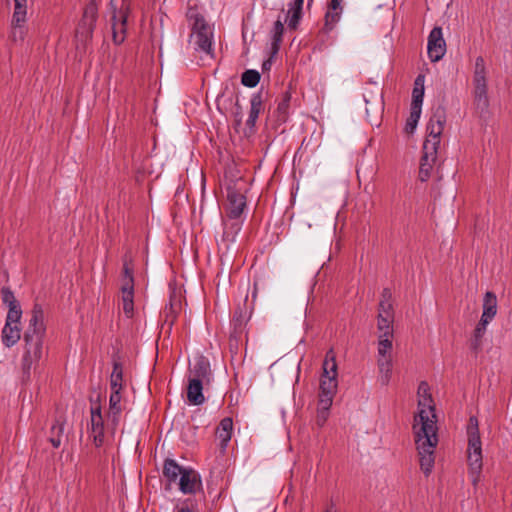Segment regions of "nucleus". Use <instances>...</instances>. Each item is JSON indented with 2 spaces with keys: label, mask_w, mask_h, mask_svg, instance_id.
<instances>
[{
  "label": "nucleus",
  "mask_w": 512,
  "mask_h": 512,
  "mask_svg": "<svg viewBox=\"0 0 512 512\" xmlns=\"http://www.w3.org/2000/svg\"><path fill=\"white\" fill-rule=\"evenodd\" d=\"M391 299H392L391 290L388 288H385V289H383V291L381 293V299H380L379 305H387L388 304L390 308H393Z\"/></svg>",
  "instance_id": "obj_42"
},
{
  "label": "nucleus",
  "mask_w": 512,
  "mask_h": 512,
  "mask_svg": "<svg viewBox=\"0 0 512 512\" xmlns=\"http://www.w3.org/2000/svg\"><path fill=\"white\" fill-rule=\"evenodd\" d=\"M130 14L129 3L122 0L119 9L114 8L112 12V36L115 44L119 45L124 42L127 31V20Z\"/></svg>",
  "instance_id": "obj_10"
},
{
  "label": "nucleus",
  "mask_w": 512,
  "mask_h": 512,
  "mask_svg": "<svg viewBox=\"0 0 512 512\" xmlns=\"http://www.w3.org/2000/svg\"><path fill=\"white\" fill-rule=\"evenodd\" d=\"M413 431L420 468L428 476L434 467V453L438 444L436 415L430 395L423 396L418 402V413L414 418Z\"/></svg>",
  "instance_id": "obj_1"
},
{
  "label": "nucleus",
  "mask_w": 512,
  "mask_h": 512,
  "mask_svg": "<svg viewBox=\"0 0 512 512\" xmlns=\"http://www.w3.org/2000/svg\"><path fill=\"white\" fill-rule=\"evenodd\" d=\"M341 13L342 10L332 9L331 5L328 6V10L326 11L324 17V26L322 28L324 33L328 34L334 29L335 25L341 18Z\"/></svg>",
  "instance_id": "obj_32"
},
{
  "label": "nucleus",
  "mask_w": 512,
  "mask_h": 512,
  "mask_svg": "<svg viewBox=\"0 0 512 512\" xmlns=\"http://www.w3.org/2000/svg\"><path fill=\"white\" fill-rule=\"evenodd\" d=\"M497 314V297L493 292H486L483 298V312L481 320L490 323Z\"/></svg>",
  "instance_id": "obj_21"
},
{
  "label": "nucleus",
  "mask_w": 512,
  "mask_h": 512,
  "mask_svg": "<svg viewBox=\"0 0 512 512\" xmlns=\"http://www.w3.org/2000/svg\"><path fill=\"white\" fill-rule=\"evenodd\" d=\"M323 374L320 381V394L335 396L338 388L337 363L333 349L327 351L323 361Z\"/></svg>",
  "instance_id": "obj_8"
},
{
  "label": "nucleus",
  "mask_w": 512,
  "mask_h": 512,
  "mask_svg": "<svg viewBox=\"0 0 512 512\" xmlns=\"http://www.w3.org/2000/svg\"><path fill=\"white\" fill-rule=\"evenodd\" d=\"M446 122V115L444 109L438 107L429 119L427 124L428 136L424 141L423 146L432 145L438 148L440 144V137L442 135L444 125Z\"/></svg>",
  "instance_id": "obj_12"
},
{
  "label": "nucleus",
  "mask_w": 512,
  "mask_h": 512,
  "mask_svg": "<svg viewBox=\"0 0 512 512\" xmlns=\"http://www.w3.org/2000/svg\"><path fill=\"white\" fill-rule=\"evenodd\" d=\"M325 512H333L331 509H327Z\"/></svg>",
  "instance_id": "obj_50"
},
{
  "label": "nucleus",
  "mask_w": 512,
  "mask_h": 512,
  "mask_svg": "<svg viewBox=\"0 0 512 512\" xmlns=\"http://www.w3.org/2000/svg\"><path fill=\"white\" fill-rule=\"evenodd\" d=\"M224 230L222 241L228 245L234 243L239 232L242 229V221L240 219H229L223 222Z\"/></svg>",
  "instance_id": "obj_23"
},
{
  "label": "nucleus",
  "mask_w": 512,
  "mask_h": 512,
  "mask_svg": "<svg viewBox=\"0 0 512 512\" xmlns=\"http://www.w3.org/2000/svg\"><path fill=\"white\" fill-rule=\"evenodd\" d=\"M176 512H193L189 507L182 506L176 510Z\"/></svg>",
  "instance_id": "obj_48"
},
{
  "label": "nucleus",
  "mask_w": 512,
  "mask_h": 512,
  "mask_svg": "<svg viewBox=\"0 0 512 512\" xmlns=\"http://www.w3.org/2000/svg\"><path fill=\"white\" fill-rule=\"evenodd\" d=\"M46 335L44 324V311L40 304H34L28 326L24 332V353L22 357V370L29 375L32 367L43 356V344Z\"/></svg>",
  "instance_id": "obj_2"
},
{
  "label": "nucleus",
  "mask_w": 512,
  "mask_h": 512,
  "mask_svg": "<svg viewBox=\"0 0 512 512\" xmlns=\"http://www.w3.org/2000/svg\"><path fill=\"white\" fill-rule=\"evenodd\" d=\"M275 55H273L271 53V56L269 59L265 60L263 63H262V70L263 72L265 71H269L271 69V66H272V59Z\"/></svg>",
  "instance_id": "obj_45"
},
{
  "label": "nucleus",
  "mask_w": 512,
  "mask_h": 512,
  "mask_svg": "<svg viewBox=\"0 0 512 512\" xmlns=\"http://www.w3.org/2000/svg\"><path fill=\"white\" fill-rule=\"evenodd\" d=\"M2 343L10 348L14 346L21 338V328L17 324L5 323L2 329Z\"/></svg>",
  "instance_id": "obj_25"
},
{
  "label": "nucleus",
  "mask_w": 512,
  "mask_h": 512,
  "mask_svg": "<svg viewBox=\"0 0 512 512\" xmlns=\"http://www.w3.org/2000/svg\"><path fill=\"white\" fill-rule=\"evenodd\" d=\"M233 431V420L230 417L223 418L217 429H216V436L220 441V446L222 449H226L229 441L231 440Z\"/></svg>",
  "instance_id": "obj_24"
},
{
  "label": "nucleus",
  "mask_w": 512,
  "mask_h": 512,
  "mask_svg": "<svg viewBox=\"0 0 512 512\" xmlns=\"http://www.w3.org/2000/svg\"><path fill=\"white\" fill-rule=\"evenodd\" d=\"M121 393L111 392L109 398V410H108V421L113 429L117 427L120 421V415L122 408L120 405Z\"/></svg>",
  "instance_id": "obj_20"
},
{
  "label": "nucleus",
  "mask_w": 512,
  "mask_h": 512,
  "mask_svg": "<svg viewBox=\"0 0 512 512\" xmlns=\"http://www.w3.org/2000/svg\"><path fill=\"white\" fill-rule=\"evenodd\" d=\"M427 52L432 62L439 61L445 55L446 42L443 38L441 27L436 26L431 30L428 36Z\"/></svg>",
  "instance_id": "obj_13"
},
{
  "label": "nucleus",
  "mask_w": 512,
  "mask_h": 512,
  "mask_svg": "<svg viewBox=\"0 0 512 512\" xmlns=\"http://www.w3.org/2000/svg\"><path fill=\"white\" fill-rule=\"evenodd\" d=\"M262 104H263L262 94L260 92L253 94L251 97V100H250L249 116L246 121V125L249 128H253L255 126L256 121H257L259 114L261 112V109H262Z\"/></svg>",
  "instance_id": "obj_26"
},
{
  "label": "nucleus",
  "mask_w": 512,
  "mask_h": 512,
  "mask_svg": "<svg viewBox=\"0 0 512 512\" xmlns=\"http://www.w3.org/2000/svg\"><path fill=\"white\" fill-rule=\"evenodd\" d=\"M14 3V13L12 18L13 34L16 35L17 30H19L20 35H22L23 24L26 21V3Z\"/></svg>",
  "instance_id": "obj_27"
},
{
  "label": "nucleus",
  "mask_w": 512,
  "mask_h": 512,
  "mask_svg": "<svg viewBox=\"0 0 512 512\" xmlns=\"http://www.w3.org/2000/svg\"><path fill=\"white\" fill-rule=\"evenodd\" d=\"M427 389H428V385H427V383H425V382H421V383H420V385H419L418 393L420 394V393H421V391H423L424 393H426Z\"/></svg>",
  "instance_id": "obj_47"
},
{
  "label": "nucleus",
  "mask_w": 512,
  "mask_h": 512,
  "mask_svg": "<svg viewBox=\"0 0 512 512\" xmlns=\"http://www.w3.org/2000/svg\"><path fill=\"white\" fill-rule=\"evenodd\" d=\"M329 412L328 411H322L317 409V416H316V422L318 426H323L328 418Z\"/></svg>",
  "instance_id": "obj_44"
},
{
  "label": "nucleus",
  "mask_w": 512,
  "mask_h": 512,
  "mask_svg": "<svg viewBox=\"0 0 512 512\" xmlns=\"http://www.w3.org/2000/svg\"><path fill=\"white\" fill-rule=\"evenodd\" d=\"M377 366L379 370V382L381 385L387 386L392 376V358H377Z\"/></svg>",
  "instance_id": "obj_28"
},
{
  "label": "nucleus",
  "mask_w": 512,
  "mask_h": 512,
  "mask_svg": "<svg viewBox=\"0 0 512 512\" xmlns=\"http://www.w3.org/2000/svg\"><path fill=\"white\" fill-rule=\"evenodd\" d=\"M233 325L235 332H241L244 326V320L241 311H235L233 315Z\"/></svg>",
  "instance_id": "obj_41"
},
{
  "label": "nucleus",
  "mask_w": 512,
  "mask_h": 512,
  "mask_svg": "<svg viewBox=\"0 0 512 512\" xmlns=\"http://www.w3.org/2000/svg\"><path fill=\"white\" fill-rule=\"evenodd\" d=\"M163 476L169 484H176L183 494H195L202 489L199 473L190 467L179 465L174 459H166L163 464Z\"/></svg>",
  "instance_id": "obj_4"
},
{
  "label": "nucleus",
  "mask_w": 512,
  "mask_h": 512,
  "mask_svg": "<svg viewBox=\"0 0 512 512\" xmlns=\"http://www.w3.org/2000/svg\"><path fill=\"white\" fill-rule=\"evenodd\" d=\"M394 338V329L391 330H385V331H378V341H385L392 342L393 343Z\"/></svg>",
  "instance_id": "obj_43"
},
{
  "label": "nucleus",
  "mask_w": 512,
  "mask_h": 512,
  "mask_svg": "<svg viewBox=\"0 0 512 512\" xmlns=\"http://www.w3.org/2000/svg\"><path fill=\"white\" fill-rule=\"evenodd\" d=\"M212 372L208 359L204 356L196 358L193 368L190 369V379H198L199 381L209 384L211 381Z\"/></svg>",
  "instance_id": "obj_16"
},
{
  "label": "nucleus",
  "mask_w": 512,
  "mask_h": 512,
  "mask_svg": "<svg viewBox=\"0 0 512 512\" xmlns=\"http://www.w3.org/2000/svg\"><path fill=\"white\" fill-rule=\"evenodd\" d=\"M123 383V367L119 361L113 362V370L110 376L111 392L121 393Z\"/></svg>",
  "instance_id": "obj_30"
},
{
  "label": "nucleus",
  "mask_w": 512,
  "mask_h": 512,
  "mask_svg": "<svg viewBox=\"0 0 512 512\" xmlns=\"http://www.w3.org/2000/svg\"><path fill=\"white\" fill-rule=\"evenodd\" d=\"M130 255L123 257V268L120 278L122 309L127 318L134 316V271Z\"/></svg>",
  "instance_id": "obj_7"
},
{
  "label": "nucleus",
  "mask_w": 512,
  "mask_h": 512,
  "mask_svg": "<svg viewBox=\"0 0 512 512\" xmlns=\"http://www.w3.org/2000/svg\"><path fill=\"white\" fill-rule=\"evenodd\" d=\"M227 201V217L229 219H240L246 207V197L236 189L228 188Z\"/></svg>",
  "instance_id": "obj_14"
},
{
  "label": "nucleus",
  "mask_w": 512,
  "mask_h": 512,
  "mask_svg": "<svg viewBox=\"0 0 512 512\" xmlns=\"http://www.w3.org/2000/svg\"><path fill=\"white\" fill-rule=\"evenodd\" d=\"M489 323H483V320L480 319V321L478 322L475 330H474V338H473V341H472V348L473 349H478L480 348L481 346V343H482V338L486 332V328H487V325Z\"/></svg>",
  "instance_id": "obj_35"
},
{
  "label": "nucleus",
  "mask_w": 512,
  "mask_h": 512,
  "mask_svg": "<svg viewBox=\"0 0 512 512\" xmlns=\"http://www.w3.org/2000/svg\"><path fill=\"white\" fill-rule=\"evenodd\" d=\"M393 343L378 341L377 358H392Z\"/></svg>",
  "instance_id": "obj_37"
},
{
  "label": "nucleus",
  "mask_w": 512,
  "mask_h": 512,
  "mask_svg": "<svg viewBox=\"0 0 512 512\" xmlns=\"http://www.w3.org/2000/svg\"><path fill=\"white\" fill-rule=\"evenodd\" d=\"M438 148L432 145L423 146V154L420 159L419 179L422 182L427 181L433 171L434 164L437 159Z\"/></svg>",
  "instance_id": "obj_15"
},
{
  "label": "nucleus",
  "mask_w": 512,
  "mask_h": 512,
  "mask_svg": "<svg viewBox=\"0 0 512 512\" xmlns=\"http://www.w3.org/2000/svg\"><path fill=\"white\" fill-rule=\"evenodd\" d=\"M97 17V5L94 2L88 3L84 8L82 18L76 30V37L80 41L87 42L92 38L96 26Z\"/></svg>",
  "instance_id": "obj_11"
},
{
  "label": "nucleus",
  "mask_w": 512,
  "mask_h": 512,
  "mask_svg": "<svg viewBox=\"0 0 512 512\" xmlns=\"http://www.w3.org/2000/svg\"><path fill=\"white\" fill-rule=\"evenodd\" d=\"M205 382L199 381L198 379L188 378L187 385V400L191 405H202L205 402V396L203 394V385Z\"/></svg>",
  "instance_id": "obj_17"
},
{
  "label": "nucleus",
  "mask_w": 512,
  "mask_h": 512,
  "mask_svg": "<svg viewBox=\"0 0 512 512\" xmlns=\"http://www.w3.org/2000/svg\"><path fill=\"white\" fill-rule=\"evenodd\" d=\"M284 33V24L278 19L271 29V51L273 55H276L279 52L280 45L282 42V37Z\"/></svg>",
  "instance_id": "obj_29"
},
{
  "label": "nucleus",
  "mask_w": 512,
  "mask_h": 512,
  "mask_svg": "<svg viewBox=\"0 0 512 512\" xmlns=\"http://www.w3.org/2000/svg\"><path fill=\"white\" fill-rule=\"evenodd\" d=\"M394 322V308L389 305H378L377 331L391 330Z\"/></svg>",
  "instance_id": "obj_19"
},
{
  "label": "nucleus",
  "mask_w": 512,
  "mask_h": 512,
  "mask_svg": "<svg viewBox=\"0 0 512 512\" xmlns=\"http://www.w3.org/2000/svg\"><path fill=\"white\" fill-rule=\"evenodd\" d=\"M303 4L304 0H294L288 4V12L285 18V22H287L289 29H297L302 19Z\"/></svg>",
  "instance_id": "obj_18"
},
{
  "label": "nucleus",
  "mask_w": 512,
  "mask_h": 512,
  "mask_svg": "<svg viewBox=\"0 0 512 512\" xmlns=\"http://www.w3.org/2000/svg\"><path fill=\"white\" fill-rule=\"evenodd\" d=\"M334 396L319 393L318 410L328 411L332 406Z\"/></svg>",
  "instance_id": "obj_40"
},
{
  "label": "nucleus",
  "mask_w": 512,
  "mask_h": 512,
  "mask_svg": "<svg viewBox=\"0 0 512 512\" xmlns=\"http://www.w3.org/2000/svg\"><path fill=\"white\" fill-rule=\"evenodd\" d=\"M291 95L289 92H285L282 100L279 102L277 107L279 120L285 121L288 115V108L290 103Z\"/></svg>",
  "instance_id": "obj_36"
},
{
  "label": "nucleus",
  "mask_w": 512,
  "mask_h": 512,
  "mask_svg": "<svg viewBox=\"0 0 512 512\" xmlns=\"http://www.w3.org/2000/svg\"><path fill=\"white\" fill-rule=\"evenodd\" d=\"M421 110L422 109H420V108H411L410 107V115L406 121L405 128H404V130L407 134H412L415 131L418 121L420 119Z\"/></svg>",
  "instance_id": "obj_34"
},
{
  "label": "nucleus",
  "mask_w": 512,
  "mask_h": 512,
  "mask_svg": "<svg viewBox=\"0 0 512 512\" xmlns=\"http://www.w3.org/2000/svg\"><path fill=\"white\" fill-rule=\"evenodd\" d=\"M423 98H424V77L422 75H419L415 80L414 88L412 91L411 108L422 109Z\"/></svg>",
  "instance_id": "obj_31"
},
{
  "label": "nucleus",
  "mask_w": 512,
  "mask_h": 512,
  "mask_svg": "<svg viewBox=\"0 0 512 512\" xmlns=\"http://www.w3.org/2000/svg\"><path fill=\"white\" fill-rule=\"evenodd\" d=\"M104 420L100 405V396L95 401L91 400L90 407V423L88 425L89 437L92 439L96 447H101L104 444Z\"/></svg>",
  "instance_id": "obj_9"
},
{
  "label": "nucleus",
  "mask_w": 512,
  "mask_h": 512,
  "mask_svg": "<svg viewBox=\"0 0 512 512\" xmlns=\"http://www.w3.org/2000/svg\"><path fill=\"white\" fill-rule=\"evenodd\" d=\"M21 317H22V310H21L20 305H17L16 307L11 306L8 308L6 323L19 325Z\"/></svg>",
  "instance_id": "obj_39"
},
{
  "label": "nucleus",
  "mask_w": 512,
  "mask_h": 512,
  "mask_svg": "<svg viewBox=\"0 0 512 512\" xmlns=\"http://www.w3.org/2000/svg\"><path fill=\"white\" fill-rule=\"evenodd\" d=\"M1 298L2 302L7 305L8 308L11 306L16 307L17 305H20L18 300L15 298L13 291L8 287H3L1 289Z\"/></svg>",
  "instance_id": "obj_38"
},
{
  "label": "nucleus",
  "mask_w": 512,
  "mask_h": 512,
  "mask_svg": "<svg viewBox=\"0 0 512 512\" xmlns=\"http://www.w3.org/2000/svg\"><path fill=\"white\" fill-rule=\"evenodd\" d=\"M66 418L64 415H59L55 418L54 423L50 428L49 442L54 448H59L62 443V438L65 431Z\"/></svg>",
  "instance_id": "obj_22"
},
{
  "label": "nucleus",
  "mask_w": 512,
  "mask_h": 512,
  "mask_svg": "<svg viewBox=\"0 0 512 512\" xmlns=\"http://www.w3.org/2000/svg\"><path fill=\"white\" fill-rule=\"evenodd\" d=\"M341 2H342V0H331L329 5H331L332 9L342 10Z\"/></svg>",
  "instance_id": "obj_46"
},
{
  "label": "nucleus",
  "mask_w": 512,
  "mask_h": 512,
  "mask_svg": "<svg viewBox=\"0 0 512 512\" xmlns=\"http://www.w3.org/2000/svg\"><path fill=\"white\" fill-rule=\"evenodd\" d=\"M14 2L26 3L27 0H14Z\"/></svg>",
  "instance_id": "obj_49"
},
{
  "label": "nucleus",
  "mask_w": 512,
  "mask_h": 512,
  "mask_svg": "<svg viewBox=\"0 0 512 512\" xmlns=\"http://www.w3.org/2000/svg\"><path fill=\"white\" fill-rule=\"evenodd\" d=\"M467 461L469 474L473 485H476L480 478L483 466L482 443L479 432V422L476 416H471L467 424Z\"/></svg>",
  "instance_id": "obj_5"
},
{
  "label": "nucleus",
  "mask_w": 512,
  "mask_h": 512,
  "mask_svg": "<svg viewBox=\"0 0 512 512\" xmlns=\"http://www.w3.org/2000/svg\"><path fill=\"white\" fill-rule=\"evenodd\" d=\"M186 19L191 30L189 43L197 52L213 55V27L206 21L197 6H189Z\"/></svg>",
  "instance_id": "obj_3"
},
{
  "label": "nucleus",
  "mask_w": 512,
  "mask_h": 512,
  "mask_svg": "<svg viewBox=\"0 0 512 512\" xmlns=\"http://www.w3.org/2000/svg\"><path fill=\"white\" fill-rule=\"evenodd\" d=\"M487 69L482 56L475 59L473 73V103L477 112L483 116L488 112L489 98L487 85Z\"/></svg>",
  "instance_id": "obj_6"
},
{
  "label": "nucleus",
  "mask_w": 512,
  "mask_h": 512,
  "mask_svg": "<svg viewBox=\"0 0 512 512\" xmlns=\"http://www.w3.org/2000/svg\"><path fill=\"white\" fill-rule=\"evenodd\" d=\"M260 73L254 69L246 70L241 77V83L249 88H253L258 85L260 81Z\"/></svg>",
  "instance_id": "obj_33"
}]
</instances>
